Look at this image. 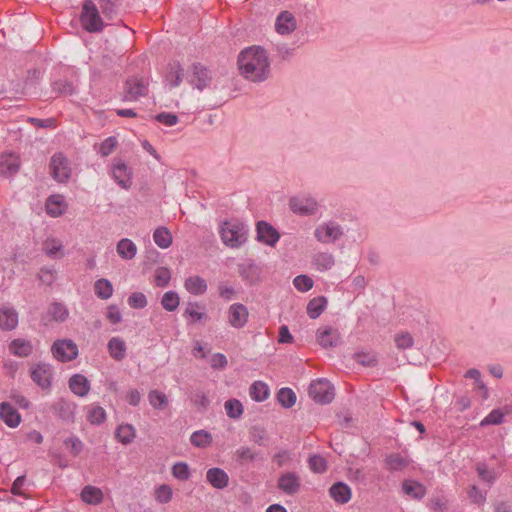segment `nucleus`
Here are the masks:
<instances>
[{
  "mask_svg": "<svg viewBox=\"0 0 512 512\" xmlns=\"http://www.w3.org/2000/svg\"><path fill=\"white\" fill-rule=\"evenodd\" d=\"M237 63L240 75L251 82H264L270 77L269 54L259 45L244 48L238 55Z\"/></svg>",
  "mask_w": 512,
  "mask_h": 512,
  "instance_id": "f257e3e1",
  "label": "nucleus"
},
{
  "mask_svg": "<svg viewBox=\"0 0 512 512\" xmlns=\"http://www.w3.org/2000/svg\"><path fill=\"white\" fill-rule=\"evenodd\" d=\"M219 233L226 246L239 248L248 240L249 227L238 219H232L221 224Z\"/></svg>",
  "mask_w": 512,
  "mask_h": 512,
  "instance_id": "f03ea898",
  "label": "nucleus"
},
{
  "mask_svg": "<svg viewBox=\"0 0 512 512\" xmlns=\"http://www.w3.org/2000/svg\"><path fill=\"white\" fill-rule=\"evenodd\" d=\"M80 21L84 30L89 33L101 32L104 22L100 16L98 6L92 0H85L82 4Z\"/></svg>",
  "mask_w": 512,
  "mask_h": 512,
  "instance_id": "7ed1b4c3",
  "label": "nucleus"
},
{
  "mask_svg": "<svg viewBox=\"0 0 512 512\" xmlns=\"http://www.w3.org/2000/svg\"><path fill=\"white\" fill-rule=\"evenodd\" d=\"M309 396L317 403L329 404L334 399V387L326 379L313 381L309 386Z\"/></svg>",
  "mask_w": 512,
  "mask_h": 512,
  "instance_id": "20e7f679",
  "label": "nucleus"
},
{
  "mask_svg": "<svg viewBox=\"0 0 512 512\" xmlns=\"http://www.w3.org/2000/svg\"><path fill=\"white\" fill-rule=\"evenodd\" d=\"M290 210L299 216H313L319 209L318 202L313 197L293 196L289 199Z\"/></svg>",
  "mask_w": 512,
  "mask_h": 512,
  "instance_id": "39448f33",
  "label": "nucleus"
},
{
  "mask_svg": "<svg viewBox=\"0 0 512 512\" xmlns=\"http://www.w3.org/2000/svg\"><path fill=\"white\" fill-rule=\"evenodd\" d=\"M343 228L334 221L324 222L318 225L314 231L317 241L328 244L334 243L343 236Z\"/></svg>",
  "mask_w": 512,
  "mask_h": 512,
  "instance_id": "423d86ee",
  "label": "nucleus"
},
{
  "mask_svg": "<svg viewBox=\"0 0 512 512\" xmlns=\"http://www.w3.org/2000/svg\"><path fill=\"white\" fill-rule=\"evenodd\" d=\"M53 356L61 362H68L78 355L77 345L69 339L57 340L51 347Z\"/></svg>",
  "mask_w": 512,
  "mask_h": 512,
  "instance_id": "0eeeda50",
  "label": "nucleus"
},
{
  "mask_svg": "<svg viewBox=\"0 0 512 512\" xmlns=\"http://www.w3.org/2000/svg\"><path fill=\"white\" fill-rule=\"evenodd\" d=\"M51 176L59 183L66 182L71 175L67 158L62 153H56L50 161Z\"/></svg>",
  "mask_w": 512,
  "mask_h": 512,
  "instance_id": "6e6552de",
  "label": "nucleus"
},
{
  "mask_svg": "<svg viewBox=\"0 0 512 512\" xmlns=\"http://www.w3.org/2000/svg\"><path fill=\"white\" fill-rule=\"evenodd\" d=\"M148 93V83L137 77H131L126 80L124 88V101H137L140 97Z\"/></svg>",
  "mask_w": 512,
  "mask_h": 512,
  "instance_id": "1a4fd4ad",
  "label": "nucleus"
},
{
  "mask_svg": "<svg viewBox=\"0 0 512 512\" xmlns=\"http://www.w3.org/2000/svg\"><path fill=\"white\" fill-rule=\"evenodd\" d=\"M30 376L34 383L42 389H48L51 386L53 370L52 366L47 363H38L30 370Z\"/></svg>",
  "mask_w": 512,
  "mask_h": 512,
  "instance_id": "9d476101",
  "label": "nucleus"
},
{
  "mask_svg": "<svg viewBox=\"0 0 512 512\" xmlns=\"http://www.w3.org/2000/svg\"><path fill=\"white\" fill-rule=\"evenodd\" d=\"M257 240L268 246L274 247L280 239L279 232L268 222L258 221L256 225Z\"/></svg>",
  "mask_w": 512,
  "mask_h": 512,
  "instance_id": "9b49d317",
  "label": "nucleus"
},
{
  "mask_svg": "<svg viewBox=\"0 0 512 512\" xmlns=\"http://www.w3.org/2000/svg\"><path fill=\"white\" fill-rule=\"evenodd\" d=\"M212 81V75L208 68L200 63H194L192 65V77L190 83L194 85L199 91H203L208 88Z\"/></svg>",
  "mask_w": 512,
  "mask_h": 512,
  "instance_id": "f8f14e48",
  "label": "nucleus"
},
{
  "mask_svg": "<svg viewBox=\"0 0 512 512\" xmlns=\"http://www.w3.org/2000/svg\"><path fill=\"white\" fill-rule=\"evenodd\" d=\"M317 342L323 348H332L341 343V336L338 329L325 326L317 330Z\"/></svg>",
  "mask_w": 512,
  "mask_h": 512,
  "instance_id": "ddd939ff",
  "label": "nucleus"
},
{
  "mask_svg": "<svg viewBox=\"0 0 512 512\" xmlns=\"http://www.w3.org/2000/svg\"><path fill=\"white\" fill-rule=\"evenodd\" d=\"M228 323L237 329L244 327L248 321L249 313L245 305L234 303L228 309Z\"/></svg>",
  "mask_w": 512,
  "mask_h": 512,
  "instance_id": "4468645a",
  "label": "nucleus"
},
{
  "mask_svg": "<svg viewBox=\"0 0 512 512\" xmlns=\"http://www.w3.org/2000/svg\"><path fill=\"white\" fill-rule=\"evenodd\" d=\"M275 30L280 35H289L297 28V21L289 11L280 12L275 20Z\"/></svg>",
  "mask_w": 512,
  "mask_h": 512,
  "instance_id": "2eb2a0df",
  "label": "nucleus"
},
{
  "mask_svg": "<svg viewBox=\"0 0 512 512\" xmlns=\"http://www.w3.org/2000/svg\"><path fill=\"white\" fill-rule=\"evenodd\" d=\"M112 177L124 189L132 185V173L128 166L122 161L117 160L112 167Z\"/></svg>",
  "mask_w": 512,
  "mask_h": 512,
  "instance_id": "dca6fc26",
  "label": "nucleus"
},
{
  "mask_svg": "<svg viewBox=\"0 0 512 512\" xmlns=\"http://www.w3.org/2000/svg\"><path fill=\"white\" fill-rule=\"evenodd\" d=\"M53 412L65 422H74L76 405L64 398L56 400L51 406Z\"/></svg>",
  "mask_w": 512,
  "mask_h": 512,
  "instance_id": "f3484780",
  "label": "nucleus"
},
{
  "mask_svg": "<svg viewBox=\"0 0 512 512\" xmlns=\"http://www.w3.org/2000/svg\"><path fill=\"white\" fill-rule=\"evenodd\" d=\"M300 478L294 472H286L278 479V488L287 495H294L300 490Z\"/></svg>",
  "mask_w": 512,
  "mask_h": 512,
  "instance_id": "a211bd4d",
  "label": "nucleus"
},
{
  "mask_svg": "<svg viewBox=\"0 0 512 512\" xmlns=\"http://www.w3.org/2000/svg\"><path fill=\"white\" fill-rule=\"evenodd\" d=\"M207 482L216 489H224L229 484L228 474L221 468L213 467L206 472Z\"/></svg>",
  "mask_w": 512,
  "mask_h": 512,
  "instance_id": "6ab92c4d",
  "label": "nucleus"
},
{
  "mask_svg": "<svg viewBox=\"0 0 512 512\" xmlns=\"http://www.w3.org/2000/svg\"><path fill=\"white\" fill-rule=\"evenodd\" d=\"M0 418L11 428L17 427L21 422L20 413L8 402L0 404Z\"/></svg>",
  "mask_w": 512,
  "mask_h": 512,
  "instance_id": "aec40b11",
  "label": "nucleus"
},
{
  "mask_svg": "<svg viewBox=\"0 0 512 512\" xmlns=\"http://www.w3.org/2000/svg\"><path fill=\"white\" fill-rule=\"evenodd\" d=\"M69 388L77 396L84 397L89 393L90 382L82 374H74L69 379Z\"/></svg>",
  "mask_w": 512,
  "mask_h": 512,
  "instance_id": "412c9836",
  "label": "nucleus"
},
{
  "mask_svg": "<svg viewBox=\"0 0 512 512\" xmlns=\"http://www.w3.org/2000/svg\"><path fill=\"white\" fill-rule=\"evenodd\" d=\"M331 498L337 503L345 504L351 499L352 493L350 487L344 482H337L329 489Z\"/></svg>",
  "mask_w": 512,
  "mask_h": 512,
  "instance_id": "4be33fe9",
  "label": "nucleus"
},
{
  "mask_svg": "<svg viewBox=\"0 0 512 512\" xmlns=\"http://www.w3.org/2000/svg\"><path fill=\"white\" fill-rule=\"evenodd\" d=\"M18 324V313L10 307L0 308V328L3 330H13Z\"/></svg>",
  "mask_w": 512,
  "mask_h": 512,
  "instance_id": "5701e85b",
  "label": "nucleus"
},
{
  "mask_svg": "<svg viewBox=\"0 0 512 512\" xmlns=\"http://www.w3.org/2000/svg\"><path fill=\"white\" fill-rule=\"evenodd\" d=\"M116 251L123 260H132L137 254V246L132 240L122 238L117 243Z\"/></svg>",
  "mask_w": 512,
  "mask_h": 512,
  "instance_id": "b1692460",
  "label": "nucleus"
},
{
  "mask_svg": "<svg viewBox=\"0 0 512 512\" xmlns=\"http://www.w3.org/2000/svg\"><path fill=\"white\" fill-rule=\"evenodd\" d=\"M312 264L318 271L325 272L334 266L335 259L329 252H319L313 256Z\"/></svg>",
  "mask_w": 512,
  "mask_h": 512,
  "instance_id": "393cba45",
  "label": "nucleus"
},
{
  "mask_svg": "<svg viewBox=\"0 0 512 512\" xmlns=\"http://www.w3.org/2000/svg\"><path fill=\"white\" fill-rule=\"evenodd\" d=\"M108 351L110 356L116 360L121 361L125 358L126 355V344L119 337H113L108 341Z\"/></svg>",
  "mask_w": 512,
  "mask_h": 512,
  "instance_id": "a878e982",
  "label": "nucleus"
},
{
  "mask_svg": "<svg viewBox=\"0 0 512 512\" xmlns=\"http://www.w3.org/2000/svg\"><path fill=\"white\" fill-rule=\"evenodd\" d=\"M184 70L180 63L174 62L169 64V70L165 76L166 82L171 88L178 87L183 80Z\"/></svg>",
  "mask_w": 512,
  "mask_h": 512,
  "instance_id": "bb28decb",
  "label": "nucleus"
},
{
  "mask_svg": "<svg viewBox=\"0 0 512 512\" xmlns=\"http://www.w3.org/2000/svg\"><path fill=\"white\" fill-rule=\"evenodd\" d=\"M10 352L18 357H27L32 353L33 347L30 341L14 339L9 345Z\"/></svg>",
  "mask_w": 512,
  "mask_h": 512,
  "instance_id": "cd10ccee",
  "label": "nucleus"
},
{
  "mask_svg": "<svg viewBox=\"0 0 512 512\" xmlns=\"http://www.w3.org/2000/svg\"><path fill=\"white\" fill-rule=\"evenodd\" d=\"M327 299L324 296H318L311 299L307 305V314L311 319L318 318L326 309Z\"/></svg>",
  "mask_w": 512,
  "mask_h": 512,
  "instance_id": "c85d7f7f",
  "label": "nucleus"
},
{
  "mask_svg": "<svg viewBox=\"0 0 512 512\" xmlns=\"http://www.w3.org/2000/svg\"><path fill=\"white\" fill-rule=\"evenodd\" d=\"M19 163L12 155H2L0 157V175L9 176L17 173Z\"/></svg>",
  "mask_w": 512,
  "mask_h": 512,
  "instance_id": "c756f323",
  "label": "nucleus"
},
{
  "mask_svg": "<svg viewBox=\"0 0 512 512\" xmlns=\"http://www.w3.org/2000/svg\"><path fill=\"white\" fill-rule=\"evenodd\" d=\"M185 288L194 295L204 294L207 290L206 281L200 276H191L185 281Z\"/></svg>",
  "mask_w": 512,
  "mask_h": 512,
  "instance_id": "7c9ffc66",
  "label": "nucleus"
},
{
  "mask_svg": "<svg viewBox=\"0 0 512 512\" xmlns=\"http://www.w3.org/2000/svg\"><path fill=\"white\" fill-rule=\"evenodd\" d=\"M402 490L414 499H422L426 494V488L415 481L406 480L402 483Z\"/></svg>",
  "mask_w": 512,
  "mask_h": 512,
  "instance_id": "2f4dec72",
  "label": "nucleus"
},
{
  "mask_svg": "<svg viewBox=\"0 0 512 512\" xmlns=\"http://www.w3.org/2000/svg\"><path fill=\"white\" fill-rule=\"evenodd\" d=\"M113 291V285L108 279L101 278L94 283L95 295L102 300L109 299L113 295Z\"/></svg>",
  "mask_w": 512,
  "mask_h": 512,
  "instance_id": "473e14b6",
  "label": "nucleus"
},
{
  "mask_svg": "<svg viewBox=\"0 0 512 512\" xmlns=\"http://www.w3.org/2000/svg\"><path fill=\"white\" fill-rule=\"evenodd\" d=\"M384 461L390 471H401L409 465V460L398 453L388 455Z\"/></svg>",
  "mask_w": 512,
  "mask_h": 512,
  "instance_id": "72a5a7b5",
  "label": "nucleus"
},
{
  "mask_svg": "<svg viewBox=\"0 0 512 512\" xmlns=\"http://www.w3.org/2000/svg\"><path fill=\"white\" fill-rule=\"evenodd\" d=\"M51 87L56 96H70L75 93L73 82L67 79L56 80L52 83Z\"/></svg>",
  "mask_w": 512,
  "mask_h": 512,
  "instance_id": "f704fd0d",
  "label": "nucleus"
},
{
  "mask_svg": "<svg viewBox=\"0 0 512 512\" xmlns=\"http://www.w3.org/2000/svg\"><path fill=\"white\" fill-rule=\"evenodd\" d=\"M81 498L85 503L98 504L103 499V493L99 488L87 485L82 489Z\"/></svg>",
  "mask_w": 512,
  "mask_h": 512,
  "instance_id": "c9c22d12",
  "label": "nucleus"
},
{
  "mask_svg": "<svg viewBox=\"0 0 512 512\" xmlns=\"http://www.w3.org/2000/svg\"><path fill=\"white\" fill-rule=\"evenodd\" d=\"M115 435L122 444H130L135 438V428L131 424H121L117 427Z\"/></svg>",
  "mask_w": 512,
  "mask_h": 512,
  "instance_id": "e433bc0d",
  "label": "nucleus"
},
{
  "mask_svg": "<svg viewBox=\"0 0 512 512\" xmlns=\"http://www.w3.org/2000/svg\"><path fill=\"white\" fill-rule=\"evenodd\" d=\"M190 442L197 448H206L212 443V435L206 430H197L191 434Z\"/></svg>",
  "mask_w": 512,
  "mask_h": 512,
  "instance_id": "4c0bfd02",
  "label": "nucleus"
},
{
  "mask_svg": "<svg viewBox=\"0 0 512 512\" xmlns=\"http://www.w3.org/2000/svg\"><path fill=\"white\" fill-rule=\"evenodd\" d=\"M153 240L158 247L166 249L172 244V235L166 227H159L153 233Z\"/></svg>",
  "mask_w": 512,
  "mask_h": 512,
  "instance_id": "58836bf2",
  "label": "nucleus"
},
{
  "mask_svg": "<svg viewBox=\"0 0 512 512\" xmlns=\"http://www.w3.org/2000/svg\"><path fill=\"white\" fill-rule=\"evenodd\" d=\"M250 396L257 402L266 400L269 396L268 386L261 381H255L250 387Z\"/></svg>",
  "mask_w": 512,
  "mask_h": 512,
  "instance_id": "ea45409f",
  "label": "nucleus"
},
{
  "mask_svg": "<svg viewBox=\"0 0 512 512\" xmlns=\"http://www.w3.org/2000/svg\"><path fill=\"white\" fill-rule=\"evenodd\" d=\"M48 314L57 322H64L68 315V309L65 305L59 302H53L48 308Z\"/></svg>",
  "mask_w": 512,
  "mask_h": 512,
  "instance_id": "a19ab883",
  "label": "nucleus"
},
{
  "mask_svg": "<svg viewBox=\"0 0 512 512\" xmlns=\"http://www.w3.org/2000/svg\"><path fill=\"white\" fill-rule=\"evenodd\" d=\"M353 359L364 367H374L378 363V358L375 353L358 351L354 354Z\"/></svg>",
  "mask_w": 512,
  "mask_h": 512,
  "instance_id": "79ce46f5",
  "label": "nucleus"
},
{
  "mask_svg": "<svg viewBox=\"0 0 512 512\" xmlns=\"http://www.w3.org/2000/svg\"><path fill=\"white\" fill-rule=\"evenodd\" d=\"M180 303V298L175 291H167L161 299L162 307L169 312L175 311Z\"/></svg>",
  "mask_w": 512,
  "mask_h": 512,
  "instance_id": "37998d69",
  "label": "nucleus"
},
{
  "mask_svg": "<svg viewBox=\"0 0 512 512\" xmlns=\"http://www.w3.org/2000/svg\"><path fill=\"white\" fill-rule=\"evenodd\" d=\"M277 399L284 408H291L296 403V394L290 388H281L277 393Z\"/></svg>",
  "mask_w": 512,
  "mask_h": 512,
  "instance_id": "c03bdc74",
  "label": "nucleus"
},
{
  "mask_svg": "<svg viewBox=\"0 0 512 512\" xmlns=\"http://www.w3.org/2000/svg\"><path fill=\"white\" fill-rule=\"evenodd\" d=\"M106 420V412L103 407L93 405L87 413V421L92 425H100Z\"/></svg>",
  "mask_w": 512,
  "mask_h": 512,
  "instance_id": "a18cd8bd",
  "label": "nucleus"
},
{
  "mask_svg": "<svg viewBox=\"0 0 512 512\" xmlns=\"http://www.w3.org/2000/svg\"><path fill=\"white\" fill-rule=\"evenodd\" d=\"M225 411L228 417L238 419L243 413V405L237 399H229L224 404Z\"/></svg>",
  "mask_w": 512,
  "mask_h": 512,
  "instance_id": "49530a36",
  "label": "nucleus"
},
{
  "mask_svg": "<svg viewBox=\"0 0 512 512\" xmlns=\"http://www.w3.org/2000/svg\"><path fill=\"white\" fill-rule=\"evenodd\" d=\"M148 399L154 409L161 410L168 404L167 396L158 390L150 391Z\"/></svg>",
  "mask_w": 512,
  "mask_h": 512,
  "instance_id": "de8ad7c7",
  "label": "nucleus"
},
{
  "mask_svg": "<svg viewBox=\"0 0 512 512\" xmlns=\"http://www.w3.org/2000/svg\"><path fill=\"white\" fill-rule=\"evenodd\" d=\"M504 413L500 409H493L485 418L480 422V427L490 425H499L503 422Z\"/></svg>",
  "mask_w": 512,
  "mask_h": 512,
  "instance_id": "09e8293b",
  "label": "nucleus"
},
{
  "mask_svg": "<svg viewBox=\"0 0 512 512\" xmlns=\"http://www.w3.org/2000/svg\"><path fill=\"white\" fill-rule=\"evenodd\" d=\"M172 475L181 481H186L190 478L191 473L187 463L177 462L172 467Z\"/></svg>",
  "mask_w": 512,
  "mask_h": 512,
  "instance_id": "8fccbe9b",
  "label": "nucleus"
},
{
  "mask_svg": "<svg viewBox=\"0 0 512 512\" xmlns=\"http://www.w3.org/2000/svg\"><path fill=\"white\" fill-rule=\"evenodd\" d=\"M64 445L69 449V452L72 456H78L83 448V442L77 436H71L64 440Z\"/></svg>",
  "mask_w": 512,
  "mask_h": 512,
  "instance_id": "3c124183",
  "label": "nucleus"
},
{
  "mask_svg": "<svg viewBox=\"0 0 512 512\" xmlns=\"http://www.w3.org/2000/svg\"><path fill=\"white\" fill-rule=\"evenodd\" d=\"M62 243L60 240L55 238H48L43 243V250L44 252L50 256L55 258L57 256V253L62 250Z\"/></svg>",
  "mask_w": 512,
  "mask_h": 512,
  "instance_id": "603ef678",
  "label": "nucleus"
},
{
  "mask_svg": "<svg viewBox=\"0 0 512 512\" xmlns=\"http://www.w3.org/2000/svg\"><path fill=\"white\" fill-rule=\"evenodd\" d=\"M310 469L315 473H323L327 469V461L321 455H312L308 459Z\"/></svg>",
  "mask_w": 512,
  "mask_h": 512,
  "instance_id": "864d4df0",
  "label": "nucleus"
},
{
  "mask_svg": "<svg viewBox=\"0 0 512 512\" xmlns=\"http://www.w3.org/2000/svg\"><path fill=\"white\" fill-rule=\"evenodd\" d=\"M251 440L259 446H266L268 442V436L265 429L259 426H253L250 430Z\"/></svg>",
  "mask_w": 512,
  "mask_h": 512,
  "instance_id": "5fc2aeb1",
  "label": "nucleus"
},
{
  "mask_svg": "<svg viewBox=\"0 0 512 512\" xmlns=\"http://www.w3.org/2000/svg\"><path fill=\"white\" fill-rule=\"evenodd\" d=\"M128 305L134 309H143L147 306L146 296L141 292H133L127 299Z\"/></svg>",
  "mask_w": 512,
  "mask_h": 512,
  "instance_id": "6e6d98bb",
  "label": "nucleus"
},
{
  "mask_svg": "<svg viewBox=\"0 0 512 512\" xmlns=\"http://www.w3.org/2000/svg\"><path fill=\"white\" fill-rule=\"evenodd\" d=\"M293 284L298 291L307 292L313 287V280L307 275L300 274L293 280Z\"/></svg>",
  "mask_w": 512,
  "mask_h": 512,
  "instance_id": "4d7b16f0",
  "label": "nucleus"
},
{
  "mask_svg": "<svg viewBox=\"0 0 512 512\" xmlns=\"http://www.w3.org/2000/svg\"><path fill=\"white\" fill-rule=\"evenodd\" d=\"M154 119L168 127L174 126L179 122V118L176 114L170 112H161L154 116Z\"/></svg>",
  "mask_w": 512,
  "mask_h": 512,
  "instance_id": "13d9d810",
  "label": "nucleus"
},
{
  "mask_svg": "<svg viewBox=\"0 0 512 512\" xmlns=\"http://www.w3.org/2000/svg\"><path fill=\"white\" fill-rule=\"evenodd\" d=\"M99 8L102 14L108 18L112 19L116 14V5L112 0H98Z\"/></svg>",
  "mask_w": 512,
  "mask_h": 512,
  "instance_id": "bf43d9fd",
  "label": "nucleus"
},
{
  "mask_svg": "<svg viewBox=\"0 0 512 512\" xmlns=\"http://www.w3.org/2000/svg\"><path fill=\"white\" fill-rule=\"evenodd\" d=\"M117 145V139L113 136L106 138L100 145L99 154L106 157L110 155Z\"/></svg>",
  "mask_w": 512,
  "mask_h": 512,
  "instance_id": "052dcab7",
  "label": "nucleus"
},
{
  "mask_svg": "<svg viewBox=\"0 0 512 512\" xmlns=\"http://www.w3.org/2000/svg\"><path fill=\"white\" fill-rule=\"evenodd\" d=\"M199 308L198 303H189L185 309L184 315L189 316L193 322L199 321L205 317L204 311H197Z\"/></svg>",
  "mask_w": 512,
  "mask_h": 512,
  "instance_id": "680f3d73",
  "label": "nucleus"
},
{
  "mask_svg": "<svg viewBox=\"0 0 512 512\" xmlns=\"http://www.w3.org/2000/svg\"><path fill=\"white\" fill-rule=\"evenodd\" d=\"M395 343L399 349H408L413 346L414 340L409 333H401L395 336Z\"/></svg>",
  "mask_w": 512,
  "mask_h": 512,
  "instance_id": "e2e57ef3",
  "label": "nucleus"
},
{
  "mask_svg": "<svg viewBox=\"0 0 512 512\" xmlns=\"http://www.w3.org/2000/svg\"><path fill=\"white\" fill-rule=\"evenodd\" d=\"M172 498V490L168 485H161L156 489V499L160 503H168Z\"/></svg>",
  "mask_w": 512,
  "mask_h": 512,
  "instance_id": "0e129e2a",
  "label": "nucleus"
},
{
  "mask_svg": "<svg viewBox=\"0 0 512 512\" xmlns=\"http://www.w3.org/2000/svg\"><path fill=\"white\" fill-rule=\"evenodd\" d=\"M237 460L240 463L253 462L256 459V453H254L249 447H241L236 451Z\"/></svg>",
  "mask_w": 512,
  "mask_h": 512,
  "instance_id": "69168bd1",
  "label": "nucleus"
},
{
  "mask_svg": "<svg viewBox=\"0 0 512 512\" xmlns=\"http://www.w3.org/2000/svg\"><path fill=\"white\" fill-rule=\"evenodd\" d=\"M468 496L471 499V501L477 505H482L486 501V493L482 492L480 489H478L477 486L473 485L469 491Z\"/></svg>",
  "mask_w": 512,
  "mask_h": 512,
  "instance_id": "338daca9",
  "label": "nucleus"
},
{
  "mask_svg": "<svg viewBox=\"0 0 512 512\" xmlns=\"http://www.w3.org/2000/svg\"><path fill=\"white\" fill-rule=\"evenodd\" d=\"M170 272L166 268H160L157 270L156 276H155V283L158 287H165L169 284L170 281Z\"/></svg>",
  "mask_w": 512,
  "mask_h": 512,
  "instance_id": "774afa93",
  "label": "nucleus"
}]
</instances>
